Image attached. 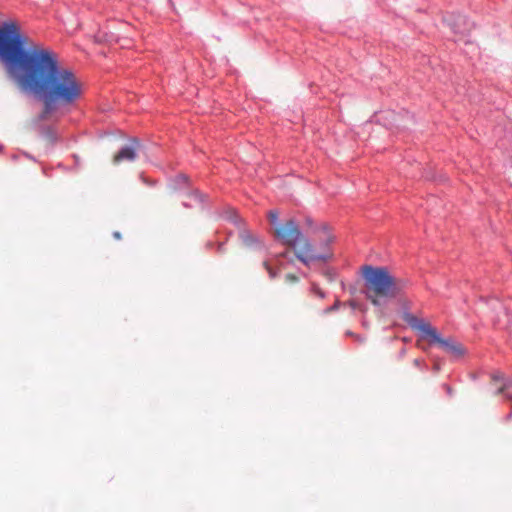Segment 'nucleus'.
I'll use <instances>...</instances> for the list:
<instances>
[{
	"mask_svg": "<svg viewBox=\"0 0 512 512\" xmlns=\"http://www.w3.org/2000/svg\"><path fill=\"white\" fill-rule=\"evenodd\" d=\"M0 59L16 76L19 86L38 97L43 109L36 122L46 121L61 105H71L82 95V84L75 73L59 64L57 55L48 49L30 45L15 20L0 24Z\"/></svg>",
	"mask_w": 512,
	"mask_h": 512,
	"instance_id": "f257e3e1",
	"label": "nucleus"
},
{
	"mask_svg": "<svg viewBox=\"0 0 512 512\" xmlns=\"http://www.w3.org/2000/svg\"><path fill=\"white\" fill-rule=\"evenodd\" d=\"M273 234L278 241L291 248L294 251L295 257L306 266H309L311 262H325L330 258L327 250L322 252L316 251L293 219L278 224L274 228Z\"/></svg>",
	"mask_w": 512,
	"mask_h": 512,
	"instance_id": "f03ea898",
	"label": "nucleus"
},
{
	"mask_svg": "<svg viewBox=\"0 0 512 512\" xmlns=\"http://www.w3.org/2000/svg\"><path fill=\"white\" fill-rule=\"evenodd\" d=\"M362 276L365 282V296L374 306H381L395 298L403 286L385 267L364 266Z\"/></svg>",
	"mask_w": 512,
	"mask_h": 512,
	"instance_id": "7ed1b4c3",
	"label": "nucleus"
},
{
	"mask_svg": "<svg viewBox=\"0 0 512 512\" xmlns=\"http://www.w3.org/2000/svg\"><path fill=\"white\" fill-rule=\"evenodd\" d=\"M416 329H418L419 331L424 333L426 336L430 337L433 342L439 344L443 348V350L446 353H448L449 355H451L452 357L461 358L465 355L466 349L464 348V346L461 343L456 342L450 338L449 339L442 338L438 334L437 330L435 328H433L429 323L420 322L416 326Z\"/></svg>",
	"mask_w": 512,
	"mask_h": 512,
	"instance_id": "20e7f679",
	"label": "nucleus"
},
{
	"mask_svg": "<svg viewBox=\"0 0 512 512\" xmlns=\"http://www.w3.org/2000/svg\"><path fill=\"white\" fill-rule=\"evenodd\" d=\"M142 151L141 143L136 139H132L128 145L122 147L114 156L113 164L119 165L122 162H134L139 153Z\"/></svg>",
	"mask_w": 512,
	"mask_h": 512,
	"instance_id": "39448f33",
	"label": "nucleus"
},
{
	"mask_svg": "<svg viewBox=\"0 0 512 512\" xmlns=\"http://www.w3.org/2000/svg\"><path fill=\"white\" fill-rule=\"evenodd\" d=\"M239 238L242 241V243L247 247L260 244L259 239L248 230H241L239 233Z\"/></svg>",
	"mask_w": 512,
	"mask_h": 512,
	"instance_id": "423d86ee",
	"label": "nucleus"
},
{
	"mask_svg": "<svg viewBox=\"0 0 512 512\" xmlns=\"http://www.w3.org/2000/svg\"><path fill=\"white\" fill-rule=\"evenodd\" d=\"M492 383H493V385L496 388V393L497 394L502 393L505 390V388H506V385L503 383V376L501 374H499V373L493 374V376H492Z\"/></svg>",
	"mask_w": 512,
	"mask_h": 512,
	"instance_id": "0eeeda50",
	"label": "nucleus"
},
{
	"mask_svg": "<svg viewBox=\"0 0 512 512\" xmlns=\"http://www.w3.org/2000/svg\"><path fill=\"white\" fill-rule=\"evenodd\" d=\"M323 234L324 237L321 241V248L325 249L328 248L329 245L334 241V236L326 229V227L323 228Z\"/></svg>",
	"mask_w": 512,
	"mask_h": 512,
	"instance_id": "6e6552de",
	"label": "nucleus"
},
{
	"mask_svg": "<svg viewBox=\"0 0 512 512\" xmlns=\"http://www.w3.org/2000/svg\"><path fill=\"white\" fill-rule=\"evenodd\" d=\"M278 212L276 210H271L268 213V219L272 225H275V227L279 224L278 223Z\"/></svg>",
	"mask_w": 512,
	"mask_h": 512,
	"instance_id": "1a4fd4ad",
	"label": "nucleus"
},
{
	"mask_svg": "<svg viewBox=\"0 0 512 512\" xmlns=\"http://www.w3.org/2000/svg\"><path fill=\"white\" fill-rule=\"evenodd\" d=\"M263 266L266 269V271L268 272L271 279H274L277 277V275H278L277 271L274 270L267 261L263 262Z\"/></svg>",
	"mask_w": 512,
	"mask_h": 512,
	"instance_id": "9d476101",
	"label": "nucleus"
},
{
	"mask_svg": "<svg viewBox=\"0 0 512 512\" xmlns=\"http://www.w3.org/2000/svg\"><path fill=\"white\" fill-rule=\"evenodd\" d=\"M347 334H348V335H350V336H352V337H354V339H355L357 342H359V343H364V342H365V338H364V337H362V336H360V335H356V334H354V333H352V332H347Z\"/></svg>",
	"mask_w": 512,
	"mask_h": 512,
	"instance_id": "9b49d317",
	"label": "nucleus"
},
{
	"mask_svg": "<svg viewBox=\"0 0 512 512\" xmlns=\"http://www.w3.org/2000/svg\"><path fill=\"white\" fill-rule=\"evenodd\" d=\"M286 280L290 283H296V282H298V277L294 274H287Z\"/></svg>",
	"mask_w": 512,
	"mask_h": 512,
	"instance_id": "f8f14e48",
	"label": "nucleus"
},
{
	"mask_svg": "<svg viewBox=\"0 0 512 512\" xmlns=\"http://www.w3.org/2000/svg\"><path fill=\"white\" fill-rule=\"evenodd\" d=\"M189 198L194 199L199 202L202 201L201 196L198 192H193V193L189 194Z\"/></svg>",
	"mask_w": 512,
	"mask_h": 512,
	"instance_id": "ddd939ff",
	"label": "nucleus"
},
{
	"mask_svg": "<svg viewBox=\"0 0 512 512\" xmlns=\"http://www.w3.org/2000/svg\"><path fill=\"white\" fill-rule=\"evenodd\" d=\"M313 291L320 298H323L325 296L324 292L316 286L313 287Z\"/></svg>",
	"mask_w": 512,
	"mask_h": 512,
	"instance_id": "4468645a",
	"label": "nucleus"
},
{
	"mask_svg": "<svg viewBox=\"0 0 512 512\" xmlns=\"http://www.w3.org/2000/svg\"><path fill=\"white\" fill-rule=\"evenodd\" d=\"M46 137H47V139H48L49 141H51V142H53V141L55 140L54 133H53L50 129H48V130L46 131Z\"/></svg>",
	"mask_w": 512,
	"mask_h": 512,
	"instance_id": "2eb2a0df",
	"label": "nucleus"
},
{
	"mask_svg": "<svg viewBox=\"0 0 512 512\" xmlns=\"http://www.w3.org/2000/svg\"><path fill=\"white\" fill-rule=\"evenodd\" d=\"M339 304H340V303H339V301H336V302H335V304H334L332 307H330V308L326 309V311H325V312H326V313H328V312H331V311H333V310L338 309Z\"/></svg>",
	"mask_w": 512,
	"mask_h": 512,
	"instance_id": "dca6fc26",
	"label": "nucleus"
},
{
	"mask_svg": "<svg viewBox=\"0 0 512 512\" xmlns=\"http://www.w3.org/2000/svg\"><path fill=\"white\" fill-rule=\"evenodd\" d=\"M413 364H414L416 367H420V365H421V360H420V359H415V360L413 361Z\"/></svg>",
	"mask_w": 512,
	"mask_h": 512,
	"instance_id": "f3484780",
	"label": "nucleus"
},
{
	"mask_svg": "<svg viewBox=\"0 0 512 512\" xmlns=\"http://www.w3.org/2000/svg\"><path fill=\"white\" fill-rule=\"evenodd\" d=\"M113 236L116 238V239H121V234L119 232H114L113 233Z\"/></svg>",
	"mask_w": 512,
	"mask_h": 512,
	"instance_id": "a211bd4d",
	"label": "nucleus"
},
{
	"mask_svg": "<svg viewBox=\"0 0 512 512\" xmlns=\"http://www.w3.org/2000/svg\"><path fill=\"white\" fill-rule=\"evenodd\" d=\"M286 252H283V253H280L279 255H277V257H285L286 256Z\"/></svg>",
	"mask_w": 512,
	"mask_h": 512,
	"instance_id": "6ab92c4d",
	"label": "nucleus"
},
{
	"mask_svg": "<svg viewBox=\"0 0 512 512\" xmlns=\"http://www.w3.org/2000/svg\"><path fill=\"white\" fill-rule=\"evenodd\" d=\"M184 205H185L186 207H191V206H192V205H191L190 203H188V202H184Z\"/></svg>",
	"mask_w": 512,
	"mask_h": 512,
	"instance_id": "aec40b11",
	"label": "nucleus"
},
{
	"mask_svg": "<svg viewBox=\"0 0 512 512\" xmlns=\"http://www.w3.org/2000/svg\"><path fill=\"white\" fill-rule=\"evenodd\" d=\"M446 389H447V392H449V393L451 392V389L449 386H446Z\"/></svg>",
	"mask_w": 512,
	"mask_h": 512,
	"instance_id": "412c9836",
	"label": "nucleus"
}]
</instances>
